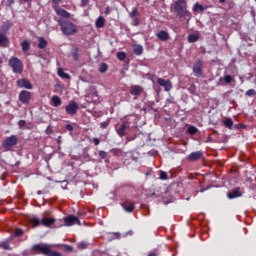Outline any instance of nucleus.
<instances>
[{"mask_svg": "<svg viewBox=\"0 0 256 256\" xmlns=\"http://www.w3.org/2000/svg\"><path fill=\"white\" fill-rule=\"evenodd\" d=\"M205 9H207V7H204L203 5L199 4V2H197L193 6L194 13H203V11H205Z\"/></svg>", "mask_w": 256, "mask_h": 256, "instance_id": "obj_21", "label": "nucleus"}, {"mask_svg": "<svg viewBox=\"0 0 256 256\" xmlns=\"http://www.w3.org/2000/svg\"><path fill=\"white\" fill-rule=\"evenodd\" d=\"M93 143L94 145L97 147V145H99V143H101V140L99 138H93Z\"/></svg>", "mask_w": 256, "mask_h": 256, "instance_id": "obj_49", "label": "nucleus"}, {"mask_svg": "<svg viewBox=\"0 0 256 256\" xmlns=\"http://www.w3.org/2000/svg\"><path fill=\"white\" fill-rule=\"evenodd\" d=\"M159 178H160L162 181H166V179H167V172H165V171H160Z\"/></svg>", "mask_w": 256, "mask_h": 256, "instance_id": "obj_40", "label": "nucleus"}, {"mask_svg": "<svg viewBox=\"0 0 256 256\" xmlns=\"http://www.w3.org/2000/svg\"><path fill=\"white\" fill-rule=\"evenodd\" d=\"M58 25L63 33V35L71 36L78 33L79 29H77V25L73 24L70 20L60 18L58 20Z\"/></svg>", "mask_w": 256, "mask_h": 256, "instance_id": "obj_2", "label": "nucleus"}, {"mask_svg": "<svg viewBox=\"0 0 256 256\" xmlns=\"http://www.w3.org/2000/svg\"><path fill=\"white\" fill-rule=\"evenodd\" d=\"M227 0H219V3H225Z\"/></svg>", "mask_w": 256, "mask_h": 256, "instance_id": "obj_58", "label": "nucleus"}, {"mask_svg": "<svg viewBox=\"0 0 256 256\" xmlns=\"http://www.w3.org/2000/svg\"><path fill=\"white\" fill-rule=\"evenodd\" d=\"M65 111L67 115H77V112L79 111V104H77V102H70L69 105L65 107Z\"/></svg>", "mask_w": 256, "mask_h": 256, "instance_id": "obj_10", "label": "nucleus"}, {"mask_svg": "<svg viewBox=\"0 0 256 256\" xmlns=\"http://www.w3.org/2000/svg\"><path fill=\"white\" fill-rule=\"evenodd\" d=\"M202 157H203V153L201 151L191 152L187 156V161H190L193 163L195 161H199V159H201Z\"/></svg>", "mask_w": 256, "mask_h": 256, "instance_id": "obj_15", "label": "nucleus"}, {"mask_svg": "<svg viewBox=\"0 0 256 256\" xmlns=\"http://www.w3.org/2000/svg\"><path fill=\"white\" fill-rule=\"evenodd\" d=\"M24 1H26V2H27V1H31V0H24Z\"/></svg>", "mask_w": 256, "mask_h": 256, "instance_id": "obj_59", "label": "nucleus"}, {"mask_svg": "<svg viewBox=\"0 0 256 256\" xmlns=\"http://www.w3.org/2000/svg\"><path fill=\"white\" fill-rule=\"evenodd\" d=\"M133 19H134L133 25H134L135 27L139 26V18L135 17V18H133Z\"/></svg>", "mask_w": 256, "mask_h": 256, "instance_id": "obj_51", "label": "nucleus"}, {"mask_svg": "<svg viewBox=\"0 0 256 256\" xmlns=\"http://www.w3.org/2000/svg\"><path fill=\"white\" fill-rule=\"evenodd\" d=\"M55 13L56 15H59V17H63L64 19H69V17H71V13L63 8H56Z\"/></svg>", "mask_w": 256, "mask_h": 256, "instance_id": "obj_17", "label": "nucleus"}, {"mask_svg": "<svg viewBox=\"0 0 256 256\" xmlns=\"http://www.w3.org/2000/svg\"><path fill=\"white\" fill-rule=\"evenodd\" d=\"M223 123L228 129H233V120L231 118H227Z\"/></svg>", "mask_w": 256, "mask_h": 256, "instance_id": "obj_31", "label": "nucleus"}, {"mask_svg": "<svg viewBox=\"0 0 256 256\" xmlns=\"http://www.w3.org/2000/svg\"><path fill=\"white\" fill-rule=\"evenodd\" d=\"M133 53H134L135 55H143V46H141V45H135V46L133 47Z\"/></svg>", "mask_w": 256, "mask_h": 256, "instance_id": "obj_25", "label": "nucleus"}, {"mask_svg": "<svg viewBox=\"0 0 256 256\" xmlns=\"http://www.w3.org/2000/svg\"><path fill=\"white\" fill-rule=\"evenodd\" d=\"M110 153H112V155L119 156V155H121V153H123V151L119 148H113L110 150Z\"/></svg>", "mask_w": 256, "mask_h": 256, "instance_id": "obj_37", "label": "nucleus"}, {"mask_svg": "<svg viewBox=\"0 0 256 256\" xmlns=\"http://www.w3.org/2000/svg\"><path fill=\"white\" fill-rule=\"evenodd\" d=\"M174 10L177 17H179L180 19H183L185 17L191 19V17L193 16L191 14V11L187 9V0H176L174 2Z\"/></svg>", "mask_w": 256, "mask_h": 256, "instance_id": "obj_1", "label": "nucleus"}, {"mask_svg": "<svg viewBox=\"0 0 256 256\" xmlns=\"http://www.w3.org/2000/svg\"><path fill=\"white\" fill-rule=\"evenodd\" d=\"M105 15H110L111 14V8H109V6H107L105 8V11H104Z\"/></svg>", "mask_w": 256, "mask_h": 256, "instance_id": "obj_50", "label": "nucleus"}, {"mask_svg": "<svg viewBox=\"0 0 256 256\" xmlns=\"http://www.w3.org/2000/svg\"><path fill=\"white\" fill-rule=\"evenodd\" d=\"M8 67H10L12 69V72L16 75H21V73H23V61H21V59H19L18 57L12 56L8 60Z\"/></svg>", "mask_w": 256, "mask_h": 256, "instance_id": "obj_5", "label": "nucleus"}, {"mask_svg": "<svg viewBox=\"0 0 256 256\" xmlns=\"http://www.w3.org/2000/svg\"><path fill=\"white\" fill-rule=\"evenodd\" d=\"M157 83H158V85H160V87H163L164 91H166V92H169L173 89V83L171 82V80H165L163 78H158Z\"/></svg>", "mask_w": 256, "mask_h": 256, "instance_id": "obj_12", "label": "nucleus"}, {"mask_svg": "<svg viewBox=\"0 0 256 256\" xmlns=\"http://www.w3.org/2000/svg\"><path fill=\"white\" fill-rule=\"evenodd\" d=\"M235 129H245V124H238L235 126Z\"/></svg>", "mask_w": 256, "mask_h": 256, "instance_id": "obj_52", "label": "nucleus"}, {"mask_svg": "<svg viewBox=\"0 0 256 256\" xmlns=\"http://www.w3.org/2000/svg\"><path fill=\"white\" fill-rule=\"evenodd\" d=\"M148 256H157V253H155V252H150V253L148 254Z\"/></svg>", "mask_w": 256, "mask_h": 256, "instance_id": "obj_55", "label": "nucleus"}, {"mask_svg": "<svg viewBox=\"0 0 256 256\" xmlns=\"http://www.w3.org/2000/svg\"><path fill=\"white\" fill-rule=\"evenodd\" d=\"M31 251L45 256H63L60 252L52 250L49 244H36L32 246Z\"/></svg>", "mask_w": 256, "mask_h": 256, "instance_id": "obj_3", "label": "nucleus"}, {"mask_svg": "<svg viewBox=\"0 0 256 256\" xmlns=\"http://www.w3.org/2000/svg\"><path fill=\"white\" fill-rule=\"evenodd\" d=\"M21 47H22V51H23L24 53H27V51H29V49H31V44L29 43V41L24 40V41L21 43Z\"/></svg>", "mask_w": 256, "mask_h": 256, "instance_id": "obj_24", "label": "nucleus"}, {"mask_svg": "<svg viewBox=\"0 0 256 256\" xmlns=\"http://www.w3.org/2000/svg\"><path fill=\"white\" fill-rule=\"evenodd\" d=\"M82 7H87L89 5V0H80Z\"/></svg>", "mask_w": 256, "mask_h": 256, "instance_id": "obj_48", "label": "nucleus"}, {"mask_svg": "<svg viewBox=\"0 0 256 256\" xmlns=\"http://www.w3.org/2000/svg\"><path fill=\"white\" fill-rule=\"evenodd\" d=\"M23 235V230L21 229H16L15 230V236L16 237H21Z\"/></svg>", "mask_w": 256, "mask_h": 256, "instance_id": "obj_43", "label": "nucleus"}, {"mask_svg": "<svg viewBox=\"0 0 256 256\" xmlns=\"http://www.w3.org/2000/svg\"><path fill=\"white\" fill-rule=\"evenodd\" d=\"M166 103H169L171 105H175V103H176L175 98L171 97V98L166 99Z\"/></svg>", "mask_w": 256, "mask_h": 256, "instance_id": "obj_45", "label": "nucleus"}, {"mask_svg": "<svg viewBox=\"0 0 256 256\" xmlns=\"http://www.w3.org/2000/svg\"><path fill=\"white\" fill-rule=\"evenodd\" d=\"M63 248H64V251H68V252L73 251V247H71V246H69V245H67V244H64V245H63Z\"/></svg>", "mask_w": 256, "mask_h": 256, "instance_id": "obj_44", "label": "nucleus"}, {"mask_svg": "<svg viewBox=\"0 0 256 256\" xmlns=\"http://www.w3.org/2000/svg\"><path fill=\"white\" fill-rule=\"evenodd\" d=\"M199 129H197V127L195 126H190L187 129V133H189V135H197Z\"/></svg>", "mask_w": 256, "mask_h": 256, "instance_id": "obj_30", "label": "nucleus"}, {"mask_svg": "<svg viewBox=\"0 0 256 256\" xmlns=\"http://www.w3.org/2000/svg\"><path fill=\"white\" fill-rule=\"evenodd\" d=\"M137 15H139V10L137 9V7H133L132 11L129 12L130 19H135Z\"/></svg>", "mask_w": 256, "mask_h": 256, "instance_id": "obj_27", "label": "nucleus"}, {"mask_svg": "<svg viewBox=\"0 0 256 256\" xmlns=\"http://www.w3.org/2000/svg\"><path fill=\"white\" fill-rule=\"evenodd\" d=\"M46 135H51L53 133V128L51 126H48L45 130Z\"/></svg>", "mask_w": 256, "mask_h": 256, "instance_id": "obj_47", "label": "nucleus"}, {"mask_svg": "<svg viewBox=\"0 0 256 256\" xmlns=\"http://www.w3.org/2000/svg\"><path fill=\"white\" fill-rule=\"evenodd\" d=\"M199 41V35L190 34L188 35V43H197Z\"/></svg>", "mask_w": 256, "mask_h": 256, "instance_id": "obj_26", "label": "nucleus"}, {"mask_svg": "<svg viewBox=\"0 0 256 256\" xmlns=\"http://www.w3.org/2000/svg\"><path fill=\"white\" fill-rule=\"evenodd\" d=\"M17 85L21 89H33V84H31V81L25 78L17 80Z\"/></svg>", "mask_w": 256, "mask_h": 256, "instance_id": "obj_14", "label": "nucleus"}, {"mask_svg": "<svg viewBox=\"0 0 256 256\" xmlns=\"http://www.w3.org/2000/svg\"><path fill=\"white\" fill-rule=\"evenodd\" d=\"M98 155H99L100 159H107V152H105L103 150H100L98 152Z\"/></svg>", "mask_w": 256, "mask_h": 256, "instance_id": "obj_39", "label": "nucleus"}, {"mask_svg": "<svg viewBox=\"0 0 256 256\" xmlns=\"http://www.w3.org/2000/svg\"><path fill=\"white\" fill-rule=\"evenodd\" d=\"M64 223L65 224H60L59 227H64V225H66L67 227H71V225L79 224L80 221L77 216L70 215V216L64 218Z\"/></svg>", "mask_w": 256, "mask_h": 256, "instance_id": "obj_9", "label": "nucleus"}, {"mask_svg": "<svg viewBox=\"0 0 256 256\" xmlns=\"http://www.w3.org/2000/svg\"><path fill=\"white\" fill-rule=\"evenodd\" d=\"M121 207H123L126 213H133L135 211V202L132 200L126 199L121 203Z\"/></svg>", "mask_w": 256, "mask_h": 256, "instance_id": "obj_11", "label": "nucleus"}, {"mask_svg": "<svg viewBox=\"0 0 256 256\" xmlns=\"http://www.w3.org/2000/svg\"><path fill=\"white\" fill-rule=\"evenodd\" d=\"M246 97H255L256 96V91L255 89H249L245 93Z\"/></svg>", "mask_w": 256, "mask_h": 256, "instance_id": "obj_36", "label": "nucleus"}, {"mask_svg": "<svg viewBox=\"0 0 256 256\" xmlns=\"http://www.w3.org/2000/svg\"><path fill=\"white\" fill-rule=\"evenodd\" d=\"M25 125H27V122L25 120L18 121V127H20V129H23V127H25Z\"/></svg>", "mask_w": 256, "mask_h": 256, "instance_id": "obj_42", "label": "nucleus"}, {"mask_svg": "<svg viewBox=\"0 0 256 256\" xmlns=\"http://www.w3.org/2000/svg\"><path fill=\"white\" fill-rule=\"evenodd\" d=\"M224 81L225 83H231V81H233V76L231 75L224 76Z\"/></svg>", "mask_w": 256, "mask_h": 256, "instance_id": "obj_41", "label": "nucleus"}, {"mask_svg": "<svg viewBox=\"0 0 256 256\" xmlns=\"http://www.w3.org/2000/svg\"><path fill=\"white\" fill-rule=\"evenodd\" d=\"M58 76H60L61 79H71V75L65 73V71L63 70V68H58L57 70Z\"/></svg>", "mask_w": 256, "mask_h": 256, "instance_id": "obj_22", "label": "nucleus"}, {"mask_svg": "<svg viewBox=\"0 0 256 256\" xmlns=\"http://www.w3.org/2000/svg\"><path fill=\"white\" fill-rule=\"evenodd\" d=\"M18 143V139L17 136L12 135L10 137H7L3 143H2V147L6 150V151H11V149H13V147H15V145H17Z\"/></svg>", "mask_w": 256, "mask_h": 256, "instance_id": "obj_6", "label": "nucleus"}, {"mask_svg": "<svg viewBox=\"0 0 256 256\" xmlns=\"http://www.w3.org/2000/svg\"><path fill=\"white\" fill-rule=\"evenodd\" d=\"M9 39L4 34L0 33V45H3V43H7Z\"/></svg>", "mask_w": 256, "mask_h": 256, "instance_id": "obj_38", "label": "nucleus"}, {"mask_svg": "<svg viewBox=\"0 0 256 256\" xmlns=\"http://www.w3.org/2000/svg\"><path fill=\"white\" fill-rule=\"evenodd\" d=\"M38 49H46L47 48V40L45 38L40 37L38 39Z\"/></svg>", "mask_w": 256, "mask_h": 256, "instance_id": "obj_23", "label": "nucleus"}, {"mask_svg": "<svg viewBox=\"0 0 256 256\" xmlns=\"http://www.w3.org/2000/svg\"><path fill=\"white\" fill-rule=\"evenodd\" d=\"M88 245L89 244L87 242L82 241L77 244V248L80 249L81 251H83L84 249H87Z\"/></svg>", "mask_w": 256, "mask_h": 256, "instance_id": "obj_33", "label": "nucleus"}, {"mask_svg": "<svg viewBox=\"0 0 256 256\" xmlns=\"http://www.w3.org/2000/svg\"><path fill=\"white\" fill-rule=\"evenodd\" d=\"M19 101H21L24 105H29L31 101V92L23 90L19 94Z\"/></svg>", "mask_w": 256, "mask_h": 256, "instance_id": "obj_13", "label": "nucleus"}, {"mask_svg": "<svg viewBox=\"0 0 256 256\" xmlns=\"http://www.w3.org/2000/svg\"><path fill=\"white\" fill-rule=\"evenodd\" d=\"M55 218H47L45 217V213L43 214V218L40 220L37 217H33L30 219V223L32 227H39L42 225L43 227H51V225H55Z\"/></svg>", "mask_w": 256, "mask_h": 256, "instance_id": "obj_4", "label": "nucleus"}, {"mask_svg": "<svg viewBox=\"0 0 256 256\" xmlns=\"http://www.w3.org/2000/svg\"><path fill=\"white\" fill-rule=\"evenodd\" d=\"M101 129H107L109 127V122L105 121L100 124Z\"/></svg>", "mask_w": 256, "mask_h": 256, "instance_id": "obj_46", "label": "nucleus"}, {"mask_svg": "<svg viewBox=\"0 0 256 256\" xmlns=\"http://www.w3.org/2000/svg\"><path fill=\"white\" fill-rule=\"evenodd\" d=\"M52 3H55L56 5H59V3H61V0H52Z\"/></svg>", "mask_w": 256, "mask_h": 256, "instance_id": "obj_54", "label": "nucleus"}, {"mask_svg": "<svg viewBox=\"0 0 256 256\" xmlns=\"http://www.w3.org/2000/svg\"><path fill=\"white\" fill-rule=\"evenodd\" d=\"M204 191H207V188H201L200 193H204Z\"/></svg>", "mask_w": 256, "mask_h": 256, "instance_id": "obj_56", "label": "nucleus"}, {"mask_svg": "<svg viewBox=\"0 0 256 256\" xmlns=\"http://www.w3.org/2000/svg\"><path fill=\"white\" fill-rule=\"evenodd\" d=\"M117 59H119V61H125V59H127V54L125 52H118Z\"/></svg>", "mask_w": 256, "mask_h": 256, "instance_id": "obj_34", "label": "nucleus"}, {"mask_svg": "<svg viewBox=\"0 0 256 256\" xmlns=\"http://www.w3.org/2000/svg\"><path fill=\"white\" fill-rule=\"evenodd\" d=\"M66 130H67V131H73V125L67 124V125H66Z\"/></svg>", "mask_w": 256, "mask_h": 256, "instance_id": "obj_53", "label": "nucleus"}, {"mask_svg": "<svg viewBox=\"0 0 256 256\" xmlns=\"http://www.w3.org/2000/svg\"><path fill=\"white\" fill-rule=\"evenodd\" d=\"M95 25L97 29H103V27H105V18L103 16H99L95 21Z\"/></svg>", "mask_w": 256, "mask_h": 256, "instance_id": "obj_20", "label": "nucleus"}, {"mask_svg": "<svg viewBox=\"0 0 256 256\" xmlns=\"http://www.w3.org/2000/svg\"><path fill=\"white\" fill-rule=\"evenodd\" d=\"M52 103H53L54 107L61 106V98L59 96H53Z\"/></svg>", "mask_w": 256, "mask_h": 256, "instance_id": "obj_28", "label": "nucleus"}, {"mask_svg": "<svg viewBox=\"0 0 256 256\" xmlns=\"http://www.w3.org/2000/svg\"><path fill=\"white\" fill-rule=\"evenodd\" d=\"M144 91L143 87L139 85H133L130 87V95L134 97V101H137V99L143 95Z\"/></svg>", "mask_w": 256, "mask_h": 256, "instance_id": "obj_7", "label": "nucleus"}, {"mask_svg": "<svg viewBox=\"0 0 256 256\" xmlns=\"http://www.w3.org/2000/svg\"><path fill=\"white\" fill-rule=\"evenodd\" d=\"M156 37H158V39H160V41H169V32L167 31H159L157 34H156Z\"/></svg>", "mask_w": 256, "mask_h": 256, "instance_id": "obj_19", "label": "nucleus"}, {"mask_svg": "<svg viewBox=\"0 0 256 256\" xmlns=\"http://www.w3.org/2000/svg\"><path fill=\"white\" fill-rule=\"evenodd\" d=\"M107 69H109V66H107V64L105 63L100 64V67H99L100 73H107Z\"/></svg>", "mask_w": 256, "mask_h": 256, "instance_id": "obj_35", "label": "nucleus"}, {"mask_svg": "<svg viewBox=\"0 0 256 256\" xmlns=\"http://www.w3.org/2000/svg\"><path fill=\"white\" fill-rule=\"evenodd\" d=\"M1 249H4L5 251H11V246L9 245V241H3L0 244Z\"/></svg>", "mask_w": 256, "mask_h": 256, "instance_id": "obj_32", "label": "nucleus"}, {"mask_svg": "<svg viewBox=\"0 0 256 256\" xmlns=\"http://www.w3.org/2000/svg\"><path fill=\"white\" fill-rule=\"evenodd\" d=\"M0 65H3V58L0 57Z\"/></svg>", "mask_w": 256, "mask_h": 256, "instance_id": "obj_57", "label": "nucleus"}, {"mask_svg": "<svg viewBox=\"0 0 256 256\" xmlns=\"http://www.w3.org/2000/svg\"><path fill=\"white\" fill-rule=\"evenodd\" d=\"M243 194L241 193V188L236 187L232 191L227 193L228 199H237V197H241Z\"/></svg>", "mask_w": 256, "mask_h": 256, "instance_id": "obj_16", "label": "nucleus"}, {"mask_svg": "<svg viewBox=\"0 0 256 256\" xmlns=\"http://www.w3.org/2000/svg\"><path fill=\"white\" fill-rule=\"evenodd\" d=\"M71 54L75 61H79V48L72 49Z\"/></svg>", "mask_w": 256, "mask_h": 256, "instance_id": "obj_29", "label": "nucleus"}, {"mask_svg": "<svg viewBox=\"0 0 256 256\" xmlns=\"http://www.w3.org/2000/svg\"><path fill=\"white\" fill-rule=\"evenodd\" d=\"M119 137H125V135H127V133L125 131H127V122H123L120 127L118 129H116Z\"/></svg>", "mask_w": 256, "mask_h": 256, "instance_id": "obj_18", "label": "nucleus"}, {"mask_svg": "<svg viewBox=\"0 0 256 256\" xmlns=\"http://www.w3.org/2000/svg\"><path fill=\"white\" fill-rule=\"evenodd\" d=\"M192 71L195 77H201L203 75V62L201 60L194 62Z\"/></svg>", "mask_w": 256, "mask_h": 256, "instance_id": "obj_8", "label": "nucleus"}]
</instances>
